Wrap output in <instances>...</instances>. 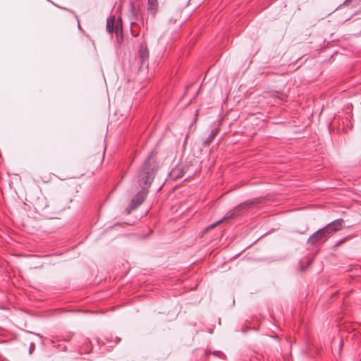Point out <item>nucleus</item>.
Returning <instances> with one entry per match:
<instances>
[{"label":"nucleus","mask_w":361,"mask_h":361,"mask_svg":"<svg viewBox=\"0 0 361 361\" xmlns=\"http://www.w3.org/2000/svg\"><path fill=\"white\" fill-rule=\"evenodd\" d=\"M158 166L157 154L155 151H152L141 166L137 176V184L143 190L148 188L151 185Z\"/></svg>","instance_id":"f257e3e1"},{"label":"nucleus","mask_w":361,"mask_h":361,"mask_svg":"<svg viewBox=\"0 0 361 361\" xmlns=\"http://www.w3.org/2000/svg\"><path fill=\"white\" fill-rule=\"evenodd\" d=\"M115 17L111 16L107 19L106 22V30L109 33H113L114 32L116 33V40L118 44H120L122 41V27L121 25L117 23L115 24Z\"/></svg>","instance_id":"f03ea898"},{"label":"nucleus","mask_w":361,"mask_h":361,"mask_svg":"<svg viewBox=\"0 0 361 361\" xmlns=\"http://www.w3.org/2000/svg\"><path fill=\"white\" fill-rule=\"evenodd\" d=\"M329 238V234L326 232L325 228L319 229L314 232L307 240V243L313 245L316 243H324Z\"/></svg>","instance_id":"7ed1b4c3"},{"label":"nucleus","mask_w":361,"mask_h":361,"mask_svg":"<svg viewBox=\"0 0 361 361\" xmlns=\"http://www.w3.org/2000/svg\"><path fill=\"white\" fill-rule=\"evenodd\" d=\"M252 202H243V203L240 204L239 205L235 207L233 209L229 211L224 218H223L222 219H221V220H219V221L212 224V225H210L208 227V229H211V228H214L217 225H219L221 223H222L224 221H225V220L232 217L233 216H234L238 212H240V211H241V210H243L244 209L248 208L252 204Z\"/></svg>","instance_id":"20e7f679"},{"label":"nucleus","mask_w":361,"mask_h":361,"mask_svg":"<svg viewBox=\"0 0 361 361\" xmlns=\"http://www.w3.org/2000/svg\"><path fill=\"white\" fill-rule=\"evenodd\" d=\"M344 221L343 219H336L329 224H328L326 226H325L324 228L326 230V232L329 234V237L334 233L341 230L343 227Z\"/></svg>","instance_id":"39448f33"},{"label":"nucleus","mask_w":361,"mask_h":361,"mask_svg":"<svg viewBox=\"0 0 361 361\" xmlns=\"http://www.w3.org/2000/svg\"><path fill=\"white\" fill-rule=\"evenodd\" d=\"M147 196V192L145 190L140 191L133 198L131 202V207L135 208L140 205L145 200Z\"/></svg>","instance_id":"423d86ee"},{"label":"nucleus","mask_w":361,"mask_h":361,"mask_svg":"<svg viewBox=\"0 0 361 361\" xmlns=\"http://www.w3.org/2000/svg\"><path fill=\"white\" fill-rule=\"evenodd\" d=\"M185 173V166L182 165L176 166L170 172V176L173 179L182 178Z\"/></svg>","instance_id":"0eeeda50"},{"label":"nucleus","mask_w":361,"mask_h":361,"mask_svg":"<svg viewBox=\"0 0 361 361\" xmlns=\"http://www.w3.org/2000/svg\"><path fill=\"white\" fill-rule=\"evenodd\" d=\"M139 56L141 61V65L144 66L147 63L148 57H149V52L147 49L146 45L142 44L140 47L139 50Z\"/></svg>","instance_id":"6e6552de"},{"label":"nucleus","mask_w":361,"mask_h":361,"mask_svg":"<svg viewBox=\"0 0 361 361\" xmlns=\"http://www.w3.org/2000/svg\"><path fill=\"white\" fill-rule=\"evenodd\" d=\"M219 129L218 128H215L212 130L210 134L209 135L208 137L204 141L202 145L203 147L208 146L214 140V138L216 137V135L219 133Z\"/></svg>","instance_id":"1a4fd4ad"},{"label":"nucleus","mask_w":361,"mask_h":361,"mask_svg":"<svg viewBox=\"0 0 361 361\" xmlns=\"http://www.w3.org/2000/svg\"><path fill=\"white\" fill-rule=\"evenodd\" d=\"M148 2V11L151 13L152 16H154L158 7L157 0H147Z\"/></svg>","instance_id":"9d476101"},{"label":"nucleus","mask_w":361,"mask_h":361,"mask_svg":"<svg viewBox=\"0 0 361 361\" xmlns=\"http://www.w3.org/2000/svg\"><path fill=\"white\" fill-rule=\"evenodd\" d=\"M209 353H212L214 356H216L218 357H220V358H222L224 355L222 352L219 351V350H214L213 351L212 353H211L210 351H207L206 352V354H209Z\"/></svg>","instance_id":"9b49d317"},{"label":"nucleus","mask_w":361,"mask_h":361,"mask_svg":"<svg viewBox=\"0 0 361 361\" xmlns=\"http://www.w3.org/2000/svg\"><path fill=\"white\" fill-rule=\"evenodd\" d=\"M348 238H349L348 237H346V238H344L338 240L336 243H335L334 247H337L340 246L342 243L345 242Z\"/></svg>","instance_id":"f8f14e48"},{"label":"nucleus","mask_w":361,"mask_h":361,"mask_svg":"<svg viewBox=\"0 0 361 361\" xmlns=\"http://www.w3.org/2000/svg\"><path fill=\"white\" fill-rule=\"evenodd\" d=\"M35 343L31 342L30 344V348H29L30 354H31L32 351L35 350Z\"/></svg>","instance_id":"ddd939ff"},{"label":"nucleus","mask_w":361,"mask_h":361,"mask_svg":"<svg viewBox=\"0 0 361 361\" xmlns=\"http://www.w3.org/2000/svg\"><path fill=\"white\" fill-rule=\"evenodd\" d=\"M176 21V18H171L169 19V23H175Z\"/></svg>","instance_id":"4468645a"},{"label":"nucleus","mask_w":361,"mask_h":361,"mask_svg":"<svg viewBox=\"0 0 361 361\" xmlns=\"http://www.w3.org/2000/svg\"><path fill=\"white\" fill-rule=\"evenodd\" d=\"M352 0H345L343 2L344 5H348Z\"/></svg>","instance_id":"2eb2a0df"},{"label":"nucleus","mask_w":361,"mask_h":361,"mask_svg":"<svg viewBox=\"0 0 361 361\" xmlns=\"http://www.w3.org/2000/svg\"><path fill=\"white\" fill-rule=\"evenodd\" d=\"M120 341V338H117L116 343H118Z\"/></svg>","instance_id":"dca6fc26"},{"label":"nucleus","mask_w":361,"mask_h":361,"mask_svg":"<svg viewBox=\"0 0 361 361\" xmlns=\"http://www.w3.org/2000/svg\"><path fill=\"white\" fill-rule=\"evenodd\" d=\"M178 16H179V13H176V17H178Z\"/></svg>","instance_id":"f3484780"}]
</instances>
